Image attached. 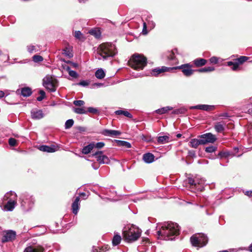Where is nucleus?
<instances>
[{
	"label": "nucleus",
	"instance_id": "nucleus-1",
	"mask_svg": "<svg viewBox=\"0 0 252 252\" xmlns=\"http://www.w3.org/2000/svg\"><path fill=\"white\" fill-rule=\"evenodd\" d=\"M179 226L175 222H165L162 224L161 228L158 231L157 234L161 239L172 240L174 236L179 234Z\"/></svg>",
	"mask_w": 252,
	"mask_h": 252
},
{
	"label": "nucleus",
	"instance_id": "nucleus-2",
	"mask_svg": "<svg viewBox=\"0 0 252 252\" xmlns=\"http://www.w3.org/2000/svg\"><path fill=\"white\" fill-rule=\"evenodd\" d=\"M142 231L133 225H128L123 229V236L124 240L131 243L137 241L141 235Z\"/></svg>",
	"mask_w": 252,
	"mask_h": 252
},
{
	"label": "nucleus",
	"instance_id": "nucleus-3",
	"mask_svg": "<svg viewBox=\"0 0 252 252\" xmlns=\"http://www.w3.org/2000/svg\"><path fill=\"white\" fill-rule=\"evenodd\" d=\"M97 54L104 60L113 57L117 54L116 46L111 43H103L97 48Z\"/></svg>",
	"mask_w": 252,
	"mask_h": 252
},
{
	"label": "nucleus",
	"instance_id": "nucleus-4",
	"mask_svg": "<svg viewBox=\"0 0 252 252\" xmlns=\"http://www.w3.org/2000/svg\"><path fill=\"white\" fill-rule=\"evenodd\" d=\"M128 63L132 68L136 70H141L146 65L147 59L142 55L135 54L130 59Z\"/></svg>",
	"mask_w": 252,
	"mask_h": 252
},
{
	"label": "nucleus",
	"instance_id": "nucleus-5",
	"mask_svg": "<svg viewBox=\"0 0 252 252\" xmlns=\"http://www.w3.org/2000/svg\"><path fill=\"white\" fill-rule=\"evenodd\" d=\"M190 242L194 247H202L208 243V238L204 234H198L190 237Z\"/></svg>",
	"mask_w": 252,
	"mask_h": 252
},
{
	"label": "nucleus",
	"instance_id": "nucleus-6",
	"mask_svg": "<svg viewBox=\"0 0 252 252\" xmlns=\"http://www.w3.org/2000/svg\"><path fill=\"white\" fill-rule=\"evenodd\" d=\"M57 83L56 79L50 76H46L43 79V86L51 92L56 91Z\"/></svg>",
	"mask_w": 252,
	"mask_h": 252
},
{
	"label": "nucleus",
	"instance_id": "nucleus-7",
	"mask_svg": "<svg viewBox=\"0 0 252 252\" xmlns=\"http://www.w3.org/2000/svg\"><path fill=\"white\" fill-rule=\"evenodd\" d=\"M21 207L23 209H30L34 203V199L32 196L27 193H23L20 197Z\"/></svg>",
	"mask_w": 252,
	"mask_h": 252
},
{
	"label": "nucleus",
	"instance_id": "nucleus-8",
	"mask_svg": "<svg viewBox=\"0 0 252 252\" xmlns=\"http://www.w3.org/2000/svg\"><path fill=\"white\" fill-rule=\"evenodd\" d=\"M188 182L191 187V189H194L200 191L204 190V180H200L199 181L198 179H194L191 177H188Z\"/></svg>",
	"mask_w": 252,
	"mask_h": 252
},
{
	"label": "nucleus",
	"instance_id": "nucleus-9",
	"mask_svg": "<svg viewBox=\"0 0 252 252\" xmlns=\"http://www.w3.org/2000/svg\"><path fill=\"white\" fill-rule=\"evenodd\" d=\"M16 237V231L12 230H5L2 232L1 241L2 243L13 242Z\"/></svg>",
	"mask_w": 252,
	"mask_h": 252
},
{
	"label": "nucleus",
	"instance_id": "nucleus-10",
	"mask_svg": "<svg viewBox=\"0 0 252 252\" xmlns=\"http://www.w3.org/2000/svg\"><path fill=\"white\" fill-rule=\"evenodd\" d=\"M191 67L192 66L189 63H186L180 66L172 67V71L173 70L180 69L182 70V71L185 76H190L194 72V70L191 69Z\"/></svg>",
	"mask_w": 252,
	"mask_h": 252
},
{
	"label": "nucleus",
	"instance_id": "nucleus-11",
	"mask_svg": "<svg viewBox=\"0 0 252 252\" xmlns=\"http://www.w3.org/2000/svg\"><path fill=\"white\" fill-rule=\"evenodd\" d=\"M93 156L95 157L96 160L100 164H109L110 163L109 158L103 154L102 151H98L95 152L93 154Z\"/></svg>",
	"mask_w": 252,
	"mask_h": 252
},
{
	"label": "nucleus",
	"instance_id": "nucleus-12",
	"mask_svg": "<svg viewBox=\"0 0 252 252\" xmlns=\"http://www.w3.org/2000/svg\"><path fill=\"white\" fill-rule=\"evenodd\" d=\"M201 139V142L203 145H205L208 143H213L216 140V138L214 135L211 133H207L200 136Z\"/></svg>",
	"mask_w": 252,
	"mask_h": 252
},
{
	"label": "nucleus",
	"instance_id": "nucleus-13",
	"mask_svg": "<svg viewBox=\"0 0 252 252\" xmlns=\"http://www.w3.org/2000/svg\"><path fill=\"white\" fill-rule=\"evenodd\" d=\"M172 71V67L162 66L161 68L157 67L153 69L151 73L152 76H156L161 73L165 72H171Z\"/></svg>",
	"mask_w": 252,
	"mask_h": 252
},
{
	"label": "nucleus",
	"instance_id": "nucleus-14",
	"mask_svg": "<svg viewBox=\"0 0 252 252\" xmlns=\"http://www.w3.org/2000/svg\"><path fill=\"white\" fill-rule=\"evenodd\" d=\"M31 117L34 120H40L44 117V114L42 110L33 109L31 112Z\"/></svg>",
	"mask_w": 252,
	"mask_h": 252
},
{
	"label": "nucleus",
	"instance_id": "nucleus-15",
	"mask_svg": "<svg viewBox=\"0 0 252 252\" xmlns=\"http://www.w3.org/2000/svg\"><path fill=\"white\" fill-rule=\"evenodd\" d=\"M215 105H210L207 104H199L192 106L190 107V109H199L206 111H210L215 109Z\"/></svg>",
	"mask_w": 252,
	"mask_h": 252
},
{
	"label": "nucleus",
	"instance_id": "nucleus-16",
	"mask_svg": "<svg viewBox=\"0 0 252 252\" xmlns=\"http://www.w3.org/2000/svg\"><path fill=\"white\" fill-rule=\"evenodd\" d=\"M177 49H175L171 51H169L167 53V58L170 63L172 64H176L177 63V59L175 56V53H177Z\"/></svg>",
	"mask_w": 252,
	"mask_h": 252
},
{
	"label": "nucleus",
	"instance_id": "nucleus-17",
	"mask_svg": "<svg viewBox=\"0 0 252 252\" xmlns=\"http://www.w3.org/2000/svg\"><path fill=\"white\" fill-rule=\"evenodd\" d=\"M44 248L40 245L30 246L27 247L24 252H44Z\"/></svg>",
	"mask_w": 252,
	"mask_h": 252
},
{
	"label": "nucleus",
	"instance_id": "nucleus-18",
	"mask_svg": "<svg viewBox=\"0 0 252 252\" xmlns=\"http://www.w3.org/2000/svg\"><path fill=\"white\" fill-rule=\"evenodd\" d=\"M152 18L153 17L151 14H148L145 17V20H143V22L147 23V25L150 30H153L156 26V23L153 20Z\"/></svg>",
	"mask_w": 252,
	"mask_h": 252
},
{
	"label": "nucleus",
	"instance_id": "nucleus-19",
	"mask_svg": "<svg viewBox=\"0 0 252 252\" xmlns=\"http://www.w3.org/2000/svg\"><path fill=\"white\" fill-rule=\"evenodd\" d=\"M16 199H10L4 205V209L8 211H12L17 204Z\"/></svg>",
	"mask_w": 252,
	"mask_h": 252
},
{
	"label": "nucleus",
	"instance_id": "nucleus-20",
	"mask_svg": "<svg viewBox=\"0 0 252 252\" xmlns=\"http://www.w3.org/2000/svg\"><path fill=\"white\" fill-rule=\"evenodd\" d=\"M79 201H80V197H79V196H77L76 197L74 201L73 202V203L72 204L71 208H72V213L75 215H76L78 213V210L79 209V206H80Z\"/></svg>",
	"mask_w": 252,
	"mask_h": 252
},
{
	"label": "nucleus",
	"instance_id": "nucleus-21",
	"mask_svg": "<svg viewBox=\"0 0 252 252\" xmlns=\"http://www.w3.org/2000/svg\"><path fill=\"white\" fill-rule=\"evenodd\" d=\"M39 150L43 152H46L48 153H53L57 150V147L54 145H42L39 147Z\"/></svg>",
	"mask_w": 252,
	"mask_h": 252
},
{
	"label": "nucleus",
	"instance_id": "nucleus-22",
	"mask_svg": "<svg viewBox=\"0 0 252 252\" xmlns=\"http://www.w3.org/2000/svg\"><path fill=\"white\" fill-rule=\"evenodd\" d=\"M102 134L105 136H116L120 135L121 132L118 130L111 129H104Z\"/></svg>",
	"mask_w": 252,
	"mask_h": 252
},
{
	"label": "nucleus",
	"instance_id": "nucleus-23",
	"mask_svg": "<svg viewBox=\"0 0 252 252\" xmlns=\"http://www.w3.org/2000/svg\"><path fill=\"white\" fill-rule=\"evenodd\" d=\"M155 156L150 153L144 154L143 156V160L145 163H151L154 161Z\"/></svg>",
	"mask_w": 252,
	"mask_h": 252
},
{
	"label": "nucleus",
	"instance_id": "nucleus-24",
	"mask_svg": "<svg viewBox=\"0 0 252 252\" xmlns=\"http://www.w3.org/2000/svg\"><path fill=\"white\" fill-rule=\"evenodd\" d=\"M10 199H16L17 195L16 193L12 191L7 192L5 194L2 198L3 201L9 200Z\"/></svg>",
	"mask_w": 252,
	"mask_h": 252
},
{
	"label": "nucleus",
	"instance_id": "nucleus-25",
	"mask_svg": "<svg viewBox=\"0 0 252 252\" xmlns=\"http://www.w3.org/2000/svg\"><path fill=\"white\" fill-rule=\"evenodd\" d=\"M94 148V142H93L89 145L85 146L82 150V153L83 154L87 155L90 153L91 151Z\"/></svg>",
	"mask_w": 252,
	"mask_h": 252
},
{
	"label": "nucleus",
	"instance_id": "nucleus-26",
	"mask_svg": "<svg viewBox=\"0 0 252 252\" xmlns=\"http://www.w3.org/2000/svg\"><path fill=\"white\" fill-rule=\"evenodd\" d=\"M189 145L190 147L193 148H197L199 145H203L201 142V139L200 138L199 139L196 138L192 139L189 142Z\"/></svg>",
	"mask_w": 252,
	"mask_h": 252
},
{
	"label": "nucleus",
	"instance_id": "nucleus-27",
	"mask_svg": "<svg viewBox=\"0 0 252 252\" xmlns=\"http://www.w3.org/2000/svg\"><path fill=\"white\" fill-rule=\"evenodd\" d=\"M171 138L168 135L159 136L158 137V142L160 144H163L171 141Z\"/></svg>",
	"mask_w": 252,
	"mask_h": 252
},
{
	"label": "nucleus",
	"instance_id": "nucleus-28",
	"mask_svg": "<svg viewBox=\"0 0 252 252\" xmlns=\"http://www.w3.org/2000/svg\"><path fill=\"white\" fill-rule=\"evenodd\" d=\"M225 124L223 122H218L216 124L214 128L218 132H221L224 130Z\"/></svg>",
	"mask_w": 252,
	"mask_h": 252
},
{
	"label": "nucleus",
	"instance_id": "nucleus-29",
	"mask_svg": "<svg viewBox=\"0 0 252 252\" xmlns=\"http://www.w3.org/2000/svg\"><path fill=\"white\" fill-rule=\"evenodd\" d=\"M172 109L173 107L171 106H166L155 110V112L158 114L162 115L166 113L168 111Z\"/></svg>",
	"mask_w": 252,
	"mask_h": 252
},
{
	"label": "nucleus",
	"instance_id": "nucleus-30",
	"mask_svg": "<svg viewBox=\"0 0 252 252\" xmlns=\"http://www.w3.org/2000/svg\"><path fill=\"white\" fill-rule=\"evenodd\" d=\"M207 60L204 59L198 58L193 61V63L196 67H200L205 65Z\"/></svg>",
	"mask_w": 252,
	"mask_h": 252
},
{
	"label": "nucleus",
	"instance_id": "nucleus-31",
	"mask_svg": "<svg viewBox=\"0 0 252 252\" xmlns=\"http://www.w3.org/2000/svg\"><path fill=\"white\" fill-rule=\"evenodd\" d=\"M95 76L98 79H102L105 77V72L102 68H99L95 71Z\"/></svg>",
	"mask_w": 252,
	"mask_h": 252
},
{
	"label": "nucleus",
	"instance_id": "nucleus-32",
	"mask_svg": "<svg viewBox=\"0 0 252 252\" xmlns=\"http://www.w3.org/2000/svg\"><path fill=\"white\" fill-rule=\"evenodd\" d=\"M32 94V90L29 87H25L21 89V94L24 97L29 96Z\"/></svg>",
	"mask_w": 252,
	"mask_h": 252
},
{
	"label": "nucleus",
	"instance_id": "nucleus-33",
	"mask_svg": "<svg viewBox=\"0 0 252 252\" xmlns=\"http://www.w3.org/2000/svg\"><path fill=\"white\" fill-rule=\"evenodd\" d=\"M116 142L119 146L124 147L126 148H130L131 147V144L127 141L116 140Z\"/></svg>",
	"mask_w": 252,
	"mask_h": 252
},
{
	"label": "nucleus",
	"instance_id": "nucleus-34",
	"mask_svg": "<svg viewBox=\"0 0 252 252\" xmlns=\"http://www.w3.org/2000/svg\"><path fill=\"white\" fill-rule=\"evenodd\" d=\"M122 237L119 234H115L112 240V244L113 246H116L118 245L121 242Z\"/></svg>",
	"mask_w": 252,
	"mask_h": 252
},
{
	"label": "nucleus",
	"instance_id": "nucleus-35",
	"mask_svg": "<svg viewBox=\"0 0 252 252\" xmlns=\"http://www.w3.org/2000/svg\"><path fill=\"white\" fill-rule=\"evenodd\" d=\"M187 111V109L185 107H181L178 109H175L172 111L173 114H184Z\"/></svg>",
	"mask_w": 252,
	"mask_h": 252
},
{
	"label": "nucleus",
	"instance_id": "nucleus-36",
	"mask_svg": "<svg viewBox=\"0 0 252 252\" xmlns=\"http://www.w3.org/2000/svg\"><path fill=\"white\" fill-rule=\"evenodd\" d=\"M73 112L78 114H87V111L86 110L84 107L81 108H74Z\"/></svg>",
	"mask_w": 252,
	"mask_h": 252
},
{
	"label": "nucleus",
	"instance_id": "nucleus-37",
	"mask_svg": "<svg viewBox=\"0 0 252 252\" xmlns=\"http://www.w3.org/2000/svg\"><path fill=\"white\" fill-rule=\"evenodd\" d=\"M215 68L213 66L205 67L199 69L197 71L199 72H211L215 70Z\"/></svg>",
	"mask_w": 252,
	"mask_h": 252
},
{
	"label": "nucleus",
	"instance_id": "nucleus-38",
	"mask_svg": "<svg viewBox=\"0 0 252 252\" xmlns=\"http://www.w3.org/2000/svg\"><path fill=\"white\" fill-rule=\"evenodd\" d=\"M89 33L92 35L95 36L96 38H99L100 35L101 33L99 32V31L97 30L96 29H92L89 31Z\"/></svg>",
	"mask_w": 252,
	"mask_h": 252
},
{
	"label": "nucleus",
	"instance_id": "nucleus-39",
	"mask_svg": "<svg viewBox=\"0 0 252 252\" xmlns=\"http://www.w3.org/2000/svg\"><path fill=\"white\" fill-rule=\"evenodd\" d=\"M227 65L229 66H232V69L234 71L236 70L238 68V67H239V63L237 62L234 63L233 62L230 61V62H227Z\"/></svg>",
	"mask_w": 252,
	"mask_h": 252
},
{
	"label": "nucleus",
	"instance_id": "nucleus-40",
	"mask_svg": "<svg viewBox=\"0 0 252 252\" xmlns=\"http://www.w3.org/2000/svg\"><path fill=\"white\" fill-rule=\"evenodd\" d=\"M66 70L68 71V74L70 76L75 78L78 77L77 73L75 71L71 70L69 66H67L66 68Z\"/></svg>",
	"mask_w": 252,
	"mask_h": 252
},
{
	"label": "nucleus",
	"instance_id": "nucleus-41",
	"mask_svg": "<svg viewBox=\"0 0 252 252\" xmlns=\"http://www.w3.org/2000/svg\"><path fill=\"white\" fill-rule=\"evenodd\" d=\"M36 47V46L33 45H30L27 47V50L30 53L36 52L37 51Z\"/></svg>",
	"mask_w": 252,
	"mask_h": 252
},
{
	"label": "nucleus",
	"instance_id": "nucleus-42",
	"mask_svg": "<svg viewBox=\"0 0 252 252\" xmlns=\"http://www.w3.org/2000/svg\"><path fill=\"white\" fill-rule=\"evenodd\" d=\"M74 124V121L72 119L67 120L65 123V128L69 129Z\"/></svg>",
	"mask_w": 252,
	"mask_h": 252
},
{
	"label": "nucleus",
	"instance_id": "nucleus-43",
	"mask_svg": "<svg viewBox=\"0 0 252 252\" xmlns=\"http://www.w3.org/2000/svg\"><path fill=\"white\" fill-rule=\"evenodd\" d=\"M74 36L76 38L80 40L84 38L83 35L81 32L79 31H75L74 32Z\"/></svg>",
	"mask_w": 252,
	"mask_h": 252
},
{
	"label": "nucleus",
	"instance_id": "nucleus-44",
	"mask_svg": "<svg viewBox=\"0 0 252 252\" xmlns=\"http://www.w3.org/2000/svg\"><path fill=\"white\" fill-rule=\"evenodd\" d=\"M249 59V58L246 56H241L240 58L236 59L238 61V63L239 64H242Z\"/></svg>",
	"mask_w": 252,
	"mask_h": 252
},
{
	"label": "nucleus",
	"instance_id": "nucleus-45",
	"mask_svg": "<svg viewBox=\"0 0 252 252\" xmlns=\"http://www.w3.org/2000/svg\"><path fill=\"white\" fill-rule=\"evenodd\" d=\"M40 96L37 97V100L38 101H42L45 97V93L43 90H40L39 92Z\"/></svg>",
	"mask_w": 252,
	"mask_h": 252
},
{
	"label": "nucleus",
	"instance_id": "nucleus-46",
	"mask_svg": "<svg viewBox=\"0 0 252 252\" xmlns=\"http://www.w3.org/2000/svg\"><path fill=\"white\" fill-rule=\"evenodd\" d=\"M32 60L34 62L38 63L42 62L43 60V58L39 55H34L32 57Z\"/></svg>",
	"mask_w": 252,
	"mask_h": 252
},
{
	"label": "nucleus",
	"instance_id": "nucleus-47",
	"mask_svg": "<svg viewBox=\"0 0 252 252\" xmlns=\"http://www.w3.org/2000/svg\"><path fill=\"white\" fill-rule=\"evenodd\" d=\"M87 111V113L89 112L90 113H92L94 114H96L99 113V111L97 109L92 107H89Z\"/></svg>",
	"mask_w": 252,
	"mask_h": 252
},
{
	"label": "nucleus",
	"instance_id": "nucleus-48",
	"mask_svg": "<svg viewBox=\"0 0 252 252\" xmlns=\"http://www.w3.org/2000/svg\"><path fill=\"white\" fill-rule=\"evenodd\" d=\"M217 148L216 147L211 146L207 147L205 148V152L207 153H213L217 150Z\"/></svg>",
	"mask_w": 252,
	"mask_h": 252
},
{
	"label": "nucleus",
	"instance_id": "nucleus-49",
	"mask_svg": "<svg viewBox=\"0 0 252 252\" xmlns=\"http://www.w3.org/2000/svg\"><path fill=\"white\" fill-rule=\"evenodd\" d=\"M73 104L75 106H81L85 104V102L81 100H77L73 101Z\"/></svg>",
	"mask_w": 252,
	"mask_h": 252
},
{
	"label": "nucleus",
	"instance_id": "nucleus-50",
	"mask_svg": "<svg viewBox=\"0 0 252 252\" xmlns=\"http://www.w3.org/2000/svg\"><path fill=\"white\" fill-rule=\"evenodd\" d=\"M8 143L11 146H15L17 144V141L13 138H10L8 140Z\"/></svg>",
	"mask_w": 252,
	"mask_h": 252
},
{
	"label": "nucleus",
	"instance_id": "nucleus-51",
	"mask_svg": "<svg viewBox=\"0 0 252 252\" xmlns=\"http://www.w3.org/2000/svg\"><path fill=\"white\" fill-rule=\"evenodd\" d=\"M209 61L211 63L217 64L219 62V58L217 57H212L209 59Z\"/></svg>",
	"mask_w": 252,
	"mask_h": 252
},
{
	"label": "nucleus",
	"instance_id": "nucleus-52",
	"mask_svg": "<svg viewBox=\"0 0 252 252\" xmlns=\"http://www.w3.org/2000/svg\"><path fill=\"white\" fill-rule=\"evenodd\" d=\"M219 155L221 158H227L230 156L231 154L229 152H220L219 153Z\"/></svg>",
	"mask_w": 252,
	"mask_h": 252
},
{
	"label": "nucleus",
	"instance_id": "nucleus-53",
	"mask_svg": "<svg viewBox=\"0 0 252 252\" xmlns=\"http://www.w3.org/2000/svg\"><path fill=\"white\" fill-rule=\"evenodd\" d=\"M89 81H86V80L81 81L80 82L76 84V85H77L82 86L83 87L87 86L89 85Z\"/></svg>",
	"mask_w": 252,
	"mask_h": 252
},
{
	"label": "nucleus",
	"instance_id": "nucleus-54",
	"mask_svg": "<svg viewBox=\"0 0 252 252\" xmlns=\"http://www.w3.org/2000/svg\"><path fill=\"white\" fill-rule=\"evenodd\" d=\"M104 145V143L102 142H97L96 143H94V148H96L97 149H101L103 148Z\"/></svg>",
	"mask_w": 252,
	"mask_h": 252
},
{
	"label": "nucleus",
	"instance_id": "nucleus-55",
	"mask_svg": "<svg viewBox=\"0 0 252 252\" xmlns=\"http://www.w3.org/2000/svg\"><path fill=\"white\" fill-rule=\"evenodd\" d=\"M63 54L69 58L72 57V54L70 52L69 49L67 48L63 50Z\"/></svg>",
	"mask_w": 252,
	"mask_h": 252
},
{
	"label": "nucleus",
	"instance_id": "nucleus-56",
	"mask_svg": "<svg viewBox=\"0 0 252 252\" xmlns=\"http://www.w3.org/2000/svg\"><path fill=\"white\" fill-rule=\"evenodd\" d=\"M147 23H146V22H143L142 32L144 34H147L148 32L147 31Z\"/></svg>",
	"mask_w": 252,
	"mask_h": 252
},
{
	"label": "nucleus",
	"instance_id": "nucleus-57",
	"mask_svg": "<svg viewBox=\"0 0 252 252\" xmlns=\"http://www.w3.org/2000/svg\"><path fill=\"white\" fill-rule=\"evenodd\" d=\"M188 155L189 156L192 158H195L196 157L195 152L194 151L190 150L188 152Z\"/></svg>",
	"mask_w": 252,
	"mask_h": 252
},
{
	"label": "nucleus",
	"instance_id": "nucleus-58",
	"mask_svg": "<svg viewBox=\"0 0 252 252\" xmlns=\"http://www.w3.org/2000/svg\"><path fill=\"white\" fill-rule=\"evenodd\" d=\"M107 251H108V247L105 246H103L101 248H100L99 250V252H105Z\"/></svg>",
	"mask_w": 252,
	"mask_h": 252
},
{
	"label": "nucleus",
	"instance_id": "nucleus-59",
	"mask_svg": "<svg viewBox=\"0 0 252 252\" xmlns=\"http://www.w3.org/2000/svg\"><path fill=\"white\" fill-rule=\"evenodd\" d=\"M124 115L129 118H131L132 117V115L127 111H125Z\"/></svg>",
	"mask_w": 252,
	"mask_h": 252
},
{
	"label": "nucleus",
	"instance_id": "nucleus-60",
	"mask_svg": "<svg viewBox=\"0 0 252 252\" xmlns=\"http://www.w3.org/2000/svg\"><path fill=\"white\" fill-rule=\"evenodd\" d=\"M125 110H119L115 112V113L118 115H124Z\"/></svg>",
	"mask_w": 252,
	"mask_h": 252
},
{
	"label": "nucleus",
	"instance_id": "nucleus-61",
	"mask_svg": "<svg viewBox=\"0 0 252 252\" xmlns=\"http://www.w3.org/2000/svg\"><path fill=\"white\" fill-rule=\"evenodd\" d=\"M94 86H96L97 87H102L104 86V84L103 83H94Z\"/></svg>",
	"mask_w": 252,
	"mask_h": 252
},
{
	"label": "nucleus",
	"instance_id": "nucleus-62",
	"mask_svg": "<svg viewBox=\"0 0 252 252\" xmlns=\"http://www.w3.org/2000/svg\"><path fill=\"white\" fill-rule=\"evenodd\" d=\"M245 195L248 196H252V191L250 190L246 191Z\"/></svg>",
	"mask_w": 252,
	"mask_h": 252
},
{
	"label": "nucleus",
	"instance_id": "nucleus-63",
	"mask_svg": "<svg viewBox=\"0 0 252 252\" xmlns=\"http://www.w3.org/2000/svg\"><path fill=\"white\" fill-rule=\"evenodd\" d=\"M220 117H229V115H228V114L227 113H224L221 114L220 115Z\"/></svg>",
	"mask_w": 252,
	"mask_h": 252
},
{
	"label": "nucleus",
	"instance_id": "nucleus-64",
	"mask_svg": "<svg viewBox=\"0 0 252 252\" xmlns=\"http://www.w3.org/2000/svg\"><path fill=\"white\" fill-rule=\"evenodd\" d=\"M92 251L93 252H99V250L97 248L94 246L93 247Z\"/></svg>",
	"mask_w": 252,
	"mask_h": 252
}]
</instances>
